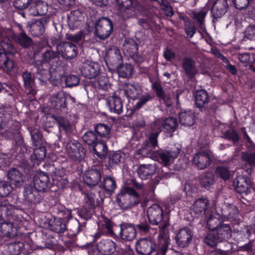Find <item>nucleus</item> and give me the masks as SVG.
Returning a JSON list of instances; mask_svg holds the SVG:
<instances>
[{"instance_id":"423d86ee","label":"nucleus","mask_w":255,"mask_h":255,"mask_svg":"<svg viewBox=\"0 0 255 255\" xmlns=\"http://www.w3.org/2000/svg\"><path fill=\"white\" fill-rule=\"evenodd\" d=\"M114 29L112 20L108 17H103L97 21L95 24V35L101 40L110 36Z\"/></svg>"},{"instance_id":"3c124183","label":"nucleus","mask_w":255,"mask_h":255,"mask_svg":"<svg viewBox=\"0 0 255 255\" xmlns=\"http://www.w3.org/2000/svg\"><path fill=\"white\" fill-rule=\"evenodd\" d=\"M222 214L229 219L233 220L236 218L239 214V211L236 206L233 205H230L226 206L223 209Z\"/></svg>"},{"instance_id":"0e129e2a","label":"nucleus","mask_w":255,"mask_h":255,"mask_svg":"<svg viewBox=\"0 0 255 255\" xmlns=\"http://www.w3.org/2000/svg\"><path fill=\"white\" fill-rule=\"evenodd\" d=\"M11 185L6 181L0 182V196H6L11 193L12 189Z\"/></svg>"},{"instance_id":"c03bdc74","label":"nucleus","mask_w":255,"mask_h":255,"mask_svg":"<svg viewBox=\"0 0 255 255\" xmlns=\"http://www.w3.org/2000/svg\"><path fill=\"white\" fill-rule=\"evenodd\" d=\"M63 77H64L65 83L66 86L67 87L71 88L77 86L79 85L80 81V79L79 76L73 74H70L66 76H64V74L61 77V79L58 77H55V78L57 81L59 80L60 81H61L62 80Z\"/></svg>"},{"instance_id":"bf43d9fd","label":"nucleus","mask_w":255,"mask_h":255,"mask_svg":"<svg viewBox=\"0 0 255 255\" xmlns=\"http://www.w3.org/2000/svg\"><path fill=\"white\" fill-rule=\"evenodd\" d=\"M23 247V244L21 242L11 243L8 245V251L11 255H18Z\"/></svg>"},{"instance_id":"6e6d98bb","label":"nucleus","mask_w":255,"mask_h":255,"mask_svg":"<svg viewBox=\"0 0 255 255\" xmlns=\"http://www.w3.org/2000/svg\"><path fill=\"white\" fill-rule=\"evenodd\" d=\"M169 244L168 239L163 237L160 238L157 250V255H165Z\"/></svg>"},{"instance_id":"ea45409f","label":"nucleus","mask_w":255,"mask_h":255,"mask_svg":"<svg viewBox=\"0 0 255 255\" xmlns=\"http://www.w3.org/2000/svg\"><path fill=\"white\" fill-rule=\"evenodd\" d=\"M161 125V128H162L168 132H173L177 128L178 124L177 119L169 117L166 118L162 122L158 120Z\"/></svg>"},{"instance_id":"a211bd4d","label":"nucleus","mask_w":255,"mask_h":255,"mask_svg":"<svg viewBox=\"0 0 255 255\" xmlns=\"http://www.w3.org/2000/svg\"><path fill=\"white\" fill-rule=\"evenodd\" d=\"M55 123L58 127L60 132H64L68 137L72 133L73 126L72 124L63 116H54Z\"/></svg>"},{"instance_id":"1a4fd4ad","label":"nucleus","mask_w":255,"mask_h":255,"mask_svg":"<svg viewBox=\"0 0 255 255\" xmlns=\"http://www.w3.org/2000/svg\"><path fill=\"white\" fill-rule=\"evenodd\" d=\"M150 128L153 131L148 134L143 144L154 148L158 146V137L161 131L160 122L158 121L154 122L150 125Z\"/></svg>"},{"instance_id":"20e7f679","label":"nucleus","mask_w":255,"mask_h":255,"mask_svg":"<svg viewBox=\"0 0 255 255\" xmlns=\"http://www.w3.org/2000/svg\"><path fill=\"white\" fill-rule=\"evenodd\" d=\"M50 103L51 107L57 112L66 113L74 106L75 99L67 93L60 91L52 96Z\"/></svg>"},{"instance_id":"f257e3e1","label":"nucleus","mask_w":255,"mask_h":255,"mask_svg":"<svg viewBox=\"0 0 255 255\" xmlns=\"http://www.w3.org/2000/svg\"><path fill=\"white\" fill-rule=\"evenodd\" d=\"M59 53L58 51L55 52L51 50H46L42 54L41 61L42 67L43 65L47 64L48 70L42 68H38L37 73L43 76L49 72L51 77H58L60 79L64 75V68L63 62L59 58Z\"/></svg>"},{"instance_id":"f3484780","label":"nucleus","mask_w":255,"mask_h":255,"mask_svg":"<svg viewBox=\"0 0 255 255\" xmlns=\"http://www.w3.org/2000/svg\"><path fill=\"white\" fill-rule=\"evenodd\" d=\"M155 245L150 240L141 239L136 244L137 252L142 255H150L155 249Z\"/></svg>"},{"instance_id":"a18cd8bd","label":"nucleus","mask_w":255,"mask_h":255,"mask_svg":"<svg viewBox=\"0 0 255 255\" xmlns=\"http://www.w3.org/2000/svg\"><path fill=\"white\" fill-rule=\"evenodd\" d=\"M199 182L201 186L205 188H209L214 182V175L212 172H206L202 174L199 177Z\"/></svg>"},{"instance_id":"2f4dec72","label":"nucleus","mask_w":255,"mask_h":255,"mask_svg":"<svg viewBox=\"0 0 255 255\" xmlns=\"http://www.w3.org/2000/svg\"><path fill=\"white\" fill-rule=\"evenodd\" d=\"M83 18L82 13L79 10L72 11L68 17V25L70 28H78Z\"/></svg>"},{"instance_id":"864d4df0","label":"nucleus","mask_w":255,"mask_h":255,"mask_svg":"<svg viewBox=\"0 0 255 255\" xmlns=\"http://www.w3.org/2000/svg\"><path fill=\"white\" fill-rule=\"evenodd\" d=\"M82 139L86 144L90 146L94 144L98 140L96 133L91 130L86 131L83 134Z\"/></svg>"},{"instance_id":"cd10ccee","label":"nucleus","mask_w":255,"mask_h":255,"mask_svg":"<svg viewBox=\"0 0 255 255\" xmlns=\"http://www.w3.org/2000/svg\"><path fill=\"white\" fill-rule=\"evenodd\" d=\"M91 146L92 147L94 154L96 155L98 157L101 159L105 157L108 153V147L106 142L103 140H98L96 142Z\"/></svg>"},{"instance_id":"2eb2a0df","label":"nucleus","mask_w":255,"mask_h":255,"mask_svg":"<svg viewBox=\"0 0 255 255\" xmlns=\"http://www.w3.org/2000/svg\"><path fill=\"white\" fill-rule=\"evenodd\" d=\"M7 176L10 184L16 187L22 186L24 182V175L15 168H11L8 171Z\"/></svg>"},{"instance_id":"4be33fe9","label":"nucleus","mask_w":255,"mask_h":255,"mask_svg":"<svg viewBox=\"0 0 255 255\" xmlns=\"http://www.w3.org/2000/svg\"><path fill=\"white\" fill-rule=\"evenodd\" d=\"M101 175L96 169H91L86 171L83 176L85 183L89 186L96 185L100 181Z\"/></svg>"},{"instance_id":"ddd939ff","label":"nucleus","mask_w":255,"mask_h":255,"mask_svg":"<svg viewBox=\"0 0 255 255\" xmlns=\"http://www.w3.org/2000/svg\"><path fill=\"white\" fill-rule=\"evenodd\" d=\"M119 4L120 8L128 13L127 17L131 16L132 12L135 10L139 11L141 9V5L136 0H116Z\"/></svg>"},{"instance_id":"0eeeda50","label":"nucleus","mask_w":255,"mask_h":255,"mask_svg":"<svg viewBox=\"0 0 255 255\" xmlns=\"http://www.w3.org/2000/svg\"><path fill=\"white\" fill-rule=\"evenodd\" d=\"M147 217L149 222L153 225L160 224L159 227L162 230H164L168 226V223L163 221V211L160 206L154 204L150 206L147 210Z\"/></svg>"},{"instance_id":"6e6552de","label":"nucleus","mask_w":255,"mask_h":255,"mask_svg":"<svg viewBox=\"0 0 255 255\" xmlns=\"http://www.w3.org/2000/svg\"><path fill=\"white\" fill-rule=\"evenodd\" d=\"M66 149L71 159H85L86 157V150L77 140L68 139Z\"/></svg>"},{"instance_id":"5fc2aeb1","label":"nucleus","mask_w":255,"mask_h":255,"mask_svg":"<svg viewBox=\"0 0 255 255\" xmlns=\"http://www.w3.org/2000/svg\"><path fill=\"white\" fill-rule=\"evenodd\" d=\"M103 186L105 191L112 194L116 187V183L115 179L111 177H106L104 179Z\"/></svg>"},{"instance_id":"4c0bfd02","label":"nucleus","mask_w":255,"mask_h":255,"mask_svg":"<svg viewBox=\"0 0 255 255\" xmlns=\"http://www.w3.org/2000/svg\"><path fill=\"white\" fill-rule=\"evenodd\" d=\"M133 67L131 64L126 63L121 64L117 66V71L120 77L129 78L130 77L133 73Z\"/></svg>"},{"instance_id":"f8f14e48","label":"nucleus","mask_w":255,"mask_h":255,"mask_svg":"<svg viewBox=\"0 0 255 255\" xmlns=\"http://www.w3.org/2000/svg\"><path fill=\"white\" fill-rule=\"evenodd\" d=\"M101 72V66L98 62L84 63L81 69L82 75L88 79H95Z\"/></svg>"},{"instance_id":"9d476101","label":"nucleus","mask_w":255,"mask_h":255,"mask_svg":"<svg viewBox=\"0 0 255 255\" xmlns=\"http://www.w3.org/2000/svg\"><path fill=\"white\" fill-rule=\"evenodd\" d=\"M107 105L109 111L117 115H121L123 112V100L116 94L108 96L106 98Z\"/></svg>"},{"instance_id":"393cba45","label":"nucleus","mask_w":255,"mask_h":255,"mask_svg":"<svg viewBox=\"0 0 255 255\" xmlns=\"http://www.w3.org/2000/svg\"><path fill=\"white\" fill-rule=\"evenodd\" d=\"M135 227L131 224L124 223L121 225L120 235L122 239L130 241L136 237Z\"/></svg>"},{"instance_id":"de8ad7c7","label":"nucleus","mask_w":255,"mask_h":255,"mask_svg":"<svg viewBox=\"0 0 255 255\" xmlns=\"http://www.w3.org/2000/svg\"><path fill=\"white\" fill-rule=\"evenodd\" d=\"M151 88L155 92L156 96L160 100L165 102L168 100V97L165 93L159 80H156L152 83Z\"/></svg>"},{"instance_id":"a878e982","label":"nucleus","mask_w":255,"mask_h":255,"mask_svg":"<svg viewBox=\"0 0 255 255\" xmlns=\"http://www.w3.org/2000/svg\"><path fill=\"white\" fill-rule=\"evenodd\" d=\"M24 86L27 91L28 94L34 96L37 91L35 90L34 78L31 73L28 71L24 72L22 74Z\"/></svg>"},{"instance_id":"f03ea898","label":"nucleus","mask_w":255,"mask_h":255,"mask_svg":"<svg viewBox=\"0 0 255 255\" xmlns=\"http://www.w3.org/2000/svg\"><path fill=\"white\" fill-rule=\"evenodd\" d=\"M16 209L6 201L0 202V218L4 219L6 218L9 220L8 222H3L0 223V230L4 236L12 238L16 235V230L13 221H16L18 217L15 215Z\"/></svg>"},{"instance_id":"a19ab883","label":"nucleus","mask_w":255,"mask_h":255,"mask_svg":"<svg viewBox=\"0 0 255 255\" xmlns=\"http://www.w3.org/2000/svg\"><path fill=\"white\" fill-rule=\"evenodd\" d=\"M109 61L112 65L119 66L123 63V57L121 54V51L117 47H115L111 50L110 52Z\"/></svg>"},{"instance_id":"338daca9","label":"nucleus","mask_w":255,"mask_h":255,"mask_svg":"<svg viewBox=\"0 0 255 255\" xmlns=\"http://www.w3.org/2000/svg\"><path fill=\"white\" fill-rule=\"evenodd\" d=\"M216 172L224 180H229L231 176V173L225 167H218L216 169Z\"/></svg>"},{"instance_id":"774afa93","label":"nucleus","mask_w":255,"mask_h":255,"mask_svg":"<svg viewBox=\"0 0 255 255\" xmlns=\"http://www.w3.org/2000/svg\"><path fill=\"white\" fill-rule=\"evenodd\" d=\"M245 36L251 40H255V24H250L246 29Z\"/></svg>"},{"instance_id":"c85d7f7f","label":"nucleus","mask_w":255,"mask_h":255,"mask_svg":"<svg viewBox=\"0 0 255 255\" xmlns=\"http://www.w3.org/2000/svg\"><path fill=\"white\" fill-rule=\"evenodd\" d=\"M15 43L24 49H28L33 45V40L22 31L14 36Z\"/></svg>"},{"instance_id":"bb28decb","label":"nucleus","mask_w":255,"mask_h":255,"mask_svg":"<svg viewBox=\"0 0 255 255\" xmlns=\"http://www.w3.org/2000/svg\"><path fill=\"white\" fill-rule=\"evenodd\" d=\"M216 235L218 237L219 241H226L232 236V231L228 224H219V226L214 230Z\"/></svg>"},{"instance_id":"412c9836","label":"nucleus","mask_w":255,"mask_h":255,"mask_svg":"<svg viewBox=\"0 0 255 255\" xmlns=\"http://www.w3.org/2000/svg\"><path fill=\"white\" fill-rule=\"evenodd\" d=\"M234 184L236 186V190L240 193H245L248 195L251 192V186L250 180L248 177L239 176L236 179Z\"/></svg>"},{"instance_id":"4d7b16f0","label":"nucleus","mask_w":255,"mask_h":255,"mask_svg":"<svg viewBox=\"0 0 255 255\" xmlns=\"http://www.w3.org/2000/svg\"><path fill=\"white\" fill-rule=\"evenodd\" d=\"M204 242L208 245L213 247L216 246L217 244L219 242H221L222 241H219L218 237L216 235L215 232L214 231H211V232L205 238Z\"/></svg>"},{"instance_id":"e433bc0d","label":"nucleus","mask_w":255,"mask_h":255,"mask_svg":"<svg viewBox=\"0 0 255 255\" xmlns=\"http://www.w3.org/2000/svg\"><path fill=\"white\" fill-rule=\"evenodd\" d=\"M156 168L152 164H141L137 168V172L141 179H146L153 174Z\"/></svg>"},{"instance_id":"69168bd1","label":"nucleus","mask_w":255,"mask_h":255,"mask_svg":"<svg viewBox=\"0 0 255 255\" xmlns=\"http://www.w3.org/2000/svg\"><path fill=\"white\" fill-rule=\"evenodd\" d=\"M208 227L211 230H215L219 224H222L219 219L214 215H211L207 221Z\"/></svg>"},{"instance_id":"8fccbe9b","label":"nucleus","mask_w":255,"mask_h":255,"mask_svg":"<svg viewBox=\"0 0 255 255\" xmlns=\"http://www.w3.org/2000/svg\"><path fill=\"white\" fill-rule=\"evenodd\" d=\"M33 149V155H30L29 159H45L46 155V149L43 145L35 146Z\"/></svg>"},{"instance_id":"9b49d317","label":"nucleus","mask_w":255,"mask_h":255,"mask_svg":"<svg viewBox=\"0 0 255 255\" xmlns=\"http://www.w3.org/2000/svg\"><path fill=\"white\" fill-rule=\"evenodd\" d=\"M57 50L59 55L67 60L72 59L75 58L78 54V47L70 42H65L62 44L57 45Z\"/></svg>"},{"instance_id":"7c9ffc66","label":"nucleus","mask_w":255,"mask_h":255,"mask_svg":"<svg viewBox=\"0 0 255 255\" xmlns=\"http://www.w3.org/2000/svg\"><path fill=\"white\" fill-rule=\"evenodd\" d=\"M209 201L205 198H199L194 203L193 210L197 217H200L205 214L208 209Z\"/></svg>"},{"instance_id":"37998d69","label":"nucleus","mask_w":255,"mask_h":255,"mask_svg":"<svg viewBox=\"0 0 255 255\" xmlns=\"http://www.w3.org/2000/svg\"><path fill=\"white\" fill-rule=\"evenodd\" d=\"M89 82H91L93 86L99 90L107 91L110 87L109 79L106 76H100L96 81L95 80L94 82L91 81Z\"/></svg>"},{"instance_id":"052dcab7","label":"nucleus","mask_w":255,"mask_h":255,"mask_svg":"<svg viewBox=\"0 0 255 255\" xmlns=\"http://www.w3.org/2000/svg\"><path fill=\"white\" fill-rule=\"evenodd\" d=\"M0 56L1 54L4 53L8 54L10 53V50L13 48V45L10 42L9 39L5 38L2 40L0 42Z\"/></svg>"},{"instance_id":"7ed1b4c3","label":"nucleus","mask_w":255,"mask_h":255,"mask_svg":"<svg viewBox=\"0 0 255 255\" xmlns=\"http://www.w3.org/2000/svg\"><path fill=\"white\" fill-rule=\"evenodd\" d=\"M147 147L144 145V147L137 150L136 154L141 155L142 157H149L152 159H154V158L157 159L159 158L160 159H170V158L174 159L177 157L180 151V149L175 145L167 147L165 149L160 148L153 151L148 150Z\"/></svg>"},{"instance_id":"5701e85b","label":"nucleus","mask_w":255,"mask_h":255,"mask_svg":"<svg viewBox=\"0 0 255 255\" xmlns=\"http://www.w3.org/2000/svg\"><path fill=\"white\" fill-rule=\"evenodd\" d=\"M194 97L196 107L200 109L206 108L210 101L209 94L204 89L197 90Z\"/></svg>"},{"instance_id":"680f3d73","label":"nucleus","mask_w":255,"mask_h":255,"mask_svg":"<svg viewBox=\"0 0 255 255\" xmlns=\"http://www.w3.org/2000/svg\"><path fill=\"white\" fill-rule=\"evenodd\" d=\"M33 0H13V5L17 9L24 10L29 8L32 4Z\"/></svg>"},{"instance_id":"c756f323","label":"nucleus","mask_w":255,"mask_h":255,"mask_svg":"<svg viewBox=\"0 0 255 255\" xmlns=\"http://www.w3.org/2000/svg\"><path fill=\"white\" fill-rule=\"evenodd\" d=\"M124 91L126 96L132 100L138 99L141 93V89L134 84L125 83Z\"/></svg>"},{"instance_id":"58836bf2","label":"nucleus","mask_w":255,"mask_h":255,"mask_svg":"<svg viewBox=\"0 0 255 255\" xmlns=\"http://www.w3.org/2000/svg\"><path fill=\"white\" fill-rule=\"evenodd\" d=\"M14 61L8 58V54L3 53L1 54V56H0V66L4 72L7 73L11 72L14 67Z\"/></svg>"},{"instance_id":"79ce46f5","label":"nucleus","mask_w":255,"mask_h":255,"mask_svg":"<svg viewBox=\"0 0 255 255\" xmlns=\"http://www.w3.org/2000/svg\"><path fill=\"white\" fill-rule=\"evenodd\" d=\"M111 128L108 125L99 123L94 127L96 134L101 137H108L111 133Z\"/></svg>"},{"instance_id":"f704fd0d","label":"nucleus","mask_w":255,"mask_h":255,"mask_svg":"<svg viewBox=\"0 0 255 255\" xmlns=\"http://www.w3.org/2000/svg\"><path fill=\"white\" fill-rule=\"evenodd\" d=\"M195 115L191 110L185 111L179 114V121L183 126L191 127L193 125Z\"/></svg>"},{"instance_id":"e2e57ef3","label":"nucleus","mask_w":255,"mask_h":255,"mask_svg":"<svg viewBox=\"0 0 255 255\" xmlns=\"http://www.w3.org/2000/svg\"><path fill=\"white\" fill-rule=\"evenodd\" d=\"M36 13L34 14L38 15V16H42L45 15L48 9L47 4L42 1H38L36 2Z\"/></svg>"},{"instance_id":"c9c22d12","label":"nucleus","mask_w":255,"mask_h":255,"mask_svg":"<svg viewBox=\"0 0 255 255\" xmlns=\"http://www.w3.org/2000/svg\"><path fill=\"white\" fill-rule=\"evenodd\" d=\"M99 251L105 255H110L116 250V244L111 240H103L98 245Z\"/></svg>"},{"instance_id":"39448f33","label":"nucleus","mask_w":255,"mask_h":255,"mask_svg":"<svg viewBox=\"0 0 255 255\" xmlns=\"http://www.w3.org/2000/svg\"><path fill=\"white\" fill-rule=\"evenodd\" d=\"M14 147L12 148L10 153H3L0 152V159H26L28 157L27 148L23 144V139L20 135H16L13 141Z\"/></svg>"},{"instance_id":"dca6fc26","label":"nucleus","mask_w":255,"mask_h":255,"mask_svg":"<svg viewBox=\"0 0 255 255\" xmlns=\"http://www.w3.org/2000/svg\"><path fill=\"white\" fill-rule=\"evenodd\" d=\"M228 7L227 0H216L211 9L213 18L221 17L226 13Z\"/></svg>"},{"instance_id":"13d9d810","label":"nucleus","mask_w":255,"mask_h":255,"mask_svg":"<svg viewBox=\"0 0 255 255\" xmlns=\"http://www.w3.org/2000/svg\"><path fill=\"white\" fill-rule=\"evenodd\" d=\"M153 99V96L148 93H146V94L144 95H141L139 98V101L134 106V109L135 110H139L148 102L152 100Z\"/></svg>"},{"instance_id":"473e14b6","label":"nucleus","mask_w":255,"mask_h":255,"mask_svg":"<svg viewBox=\"0 0 255 255\" xmlns=\"http://www.w3.org/2000/svg\"><path fill=\"white\" fill-rule=\"evenodd\" d=\"M208 11V9L207 8L203 7L199 11L193 12L192 18L196 22L199 28L202 31L206 29L205 26V17Z\"/></svg>"},{"instance_id":"aec40b11","label":"nucleus","mask_w":255,"mask_h":255,"mask_svg":"<svg viewBox=\"0 0 255 255\" xmlns=\"http://www.w3.org/2000/svg\"><path fill=\"white\" fill-rule=\"evenodd\" d=\"M181 67L186 75L189 78H194L197 73L196 62L192 58L184 57L182 59Z\"/></svg>"},{"instance_id":"b1692460","label":"nucleus","mask_w":255,"mask_h":255,"mask_svg":"<svg viewBox=\"0 0 255 255\" xmlns=\"http://www.w3.org/2000/svg\"><path fill=\"white\" fill-rule=\"evenodd\" d=\"M41 192L34 187H28L24 192V199L30 203H38L42 199Z\"/></svg>"},{"instance_id":"09e8293b","label":"nucleus","mask_w":255,"mask_h":255,"mask_svg":"<svg viewBox=\"0 0 255 255\" xmlns=\"http://www.w3.org/2000/svg\"><path fill=\"white\" fill-rule=\"evenodd\" d=\"M223 137L229 141H232L235 145H237L240 139V137L235 129H229L223 133Z\"/></svg>"},{"instance_id":"4468645a","label":"nucleus","mask_w":255,"mask_h":255,"mask_svg":"<svg viewBox=\"0 0 255 255\" xmlns=\"http://www.w3.org/2000/svg\"><path fill=\"white\" fill-rule=\"evenodd\" d=\"M192 236V232L189 228H185L179 230L175 237L178 246L181 248L188 246L191 241Z\"/></svg>"},{"instance_id":"72a5a7b5","label":"nucleus","mask_w":255,"mask_h":255,"mask_svg":"<svg viewBox=\"0 0 255 255\" xmlns=\"http://www.w3.org/2000/svg\"><path fill=\"white\" fill-rule=\"evenodd\" d=\"M118 202L122 209H127L137 204L138 200L131 198L130 195L128 194H121L118 199Z\"/></svg>"},{"instance_id":"49530a36","label":"nucleus","mask_w":255,"mask_h":255,"mask_svg":"<svg viewBox=\"0 0 255 255\" xmlns=\"http://www.w3.org/2000/svg\"><path fill=\"white\" fill-rule=\"evenodd\" d=\"M32 144L34 146L43 145L45 139L43 138L42 132L39 129H34L30 131Z\"/></svg>"},{"instance_id":"603ef678","label":"nucleus","mask_w":255,"mask_h":255,"mask_svg":"<svg viewBox=\"0 0 255 255\" xmlns=\"http://www.w3.org/2000/svg\"><path fill=\"white\" fill-rule=\"evenodd\" d=\"M51 229L58 233H63L66 230V226L61 218L54 219L50 224Z\"/></svg>"},{"instance_id":"6ab92c4d","label":"nucleus","mask_w":255,"mask_h":255,"mask_svg":"<svg viewBox=\"0 0 255 255\" xmlns=\"http://www.w3.org/2000/svg\"><path fill=\"white\" fill-rule=\"evenodd\" d=\"M34 187L40 191H44L49 184V178L45 172H37L33 178Z\"/></svg>"}]
</instances>
